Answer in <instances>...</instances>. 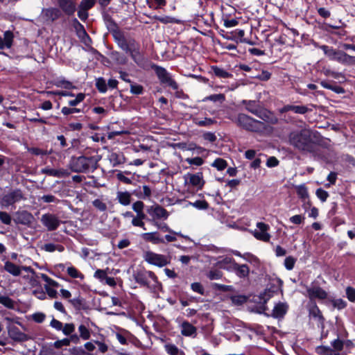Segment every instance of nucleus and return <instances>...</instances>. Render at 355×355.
Listing matches in <instances>:
<instances>
[{"label":"nucleus","mask_w":355,"mask_h":355,"mask_svg":"<svg viewBox=\"0 0 355 355\" xmlns=\"http://www.w3.org/2000/svg\"><path fill=\"white\" fill-rule=\"evenodd\" d=\"M147 211L152 216L153 220L166 219L168 216L167 211L159 205L150 207Z\"/></svg>","instance_id":"obj_12"},{"label":"nucleus","mask_w":355,"mask_h":355,"mask_svg":"<svg viewBox=\"0 0 355 355\" xmlns=\"http://www.w3.org/2000/svg\"><path fill=\"white\" fill-rule=\"evenodd\" d=\"M320 48L323 51L324 53L331 60H336L338 62V57H340L342 53L341 51H338L327 45H322Z\"/></svg>","instance_id":"obj_22"},{"label":"nucleus","mask_w":355,"mask_h":355,"mask_svg":"<svg viewBox=\"0 0 355 355\" xmlns=\"http://www.w3.org/2000/svg\"><path fill=\"white\" fill-rule=\"evenodd\" d=\"M42 17L47 21H53L61 16V12L55 8H49L43 9L42 12Z\"/></svg>","instance_id":"obj_17"},{"label":"nucleus","mask_w":355,"mask_h":355,"mask_svg":"<svg viewBox=\"0 0 355 355\" xmlns=\"http://www.w3.org/2000/svg\"><path fill=\"white\" fill-rule=\"evenodd\" d=\"M58 4L67 15H72L76 11V3L73 0H58Z\"/></svg>","instance_id":"obj_13"},{"label":"nucleus","mask_w":355,"mask_h":355,"mask_svg":"<svg viewBox=\"0 0 355 355\" xmlns=\"http://www.w3.org/2000/svg\"><path fill=\"white\" fill-rule=\"evenodd\" d=\"M0 303L8 308L14 306L13 301L7 296H0Z\"/></svg>","instance_id":"obj_46"},{"label":"nucleus","mask_w":355,"mask_h":355,"mask_svg":"<svg viewBox=\"0 0 355 355\" xmlns=\"http://www.w3.org/2000/svg\"><path fill=\"white\" fill-rule=\"evenodd\" d=\"M307 293L311 300H313L315 298L319 300H324L327 297V293L326 291L318 286H313L307 288Z\"/></svg>","instance_id":"obj_15"},{"label":"nucleus","mask_w":355,"mask_h":355,"mask_svg":"<svg viewBox=\"0 0 355 355\" xmlns=\"http://www.w3.org/2000/svg\"><path fill=\"white\" fill-rule=\"evenodd\" d=\"M111 56L119 64H125L127 62V58L117 51L112 52Z\"/></svg>","instance_id":"obj_38"},{"label":"nucleus","mask_w":355,"mask_h":355,"mask_svg":"<svg viewBox=\"0 0 355 355\" xmlns=\"http://www.w3.org/2000/svg\"><path fill=\"white\" fill-rule=\"evenodd\" d=\"M21 198V192L19 190H15L3 195L1 199L0 204L3 208H7L19 202Z\"/></svg>","instance_id":"obj_9"},{"label":"nucleus","mask_w":355,"mask_h":355,"mask_svg":"<svg viewBox=\"0 0 355 355\" xmlns=\"http://www.w3.org/2000/svg\"><path fill=\"white\" fill-rule=\"evenodd\" d=\"M14 35L12 31L4 32L3 38L0 37V49H10L12 46Z\"/></svg>","instance_id":"obj_18"},{"label":"nucleus","mask_w":355,"mask_h":355,"mask_svg":"<svg viewBox=\"0 0 355 355\" xmlns=\"http://www.w3.org/2000/svg\"><path fill=\"white\" fill-rule=\"evenodd\" d=\"M61 330L64 335L69 336L74 331L75 326L72 323H66Z\"/></svg>","instance_id":"obj_45"},{"label":"nucleus","mask_w":355,"mask_h":355,"mask_svg":"<svg viewBox=\"0 0 355 355\" xmlns=\"http://www.w3.org/2000/svg\"><path fill=\"white\" fill-rule=\"evenodd\" d=\"M114 37L115 39L116 42L118 46L123 51L125 48L130 42V40H132V38H125L121 33L116 32L114 33Z\"/></svg>","instance_id":"obj_25"},{"label":"nucleus","mask_w":355,"mask_h":355,"mask_svg":"<svg viewBox=\"0 0 355 355\" xmlns=\"http://www.w3.org/2000/svg\"><path fill=\"white\" fill-rule=\"evenodd\" d=\"M135 280L137 283L144 286H148L149 284V281L147 279L144 271L137 272L135 275Z\"/></svg>","instance_id":"obj_37"},{"label":"nucleus","mask_w":355,"mask_h":355,"mask_svg":"<svg viewBox=\"0 0 355 355\" xmlns=\"http://www.w3.org/2000/svg\"><path fill=\"white\" fill-rule=\"evenodd\" d=\"M295 259L291 257H288L285 259L284 266L288 270H292L294 267Z\"/></svg>","instance_id":"obj_57"},{"label":"nucleus","mask_w":355,"mask_h":355,"mask_svg":"<svg viewBox=\"0 0 355 355\" xmlns=\"http://www.w3.org/2000/svg\"><path fill=\"white\" fill-rule=\"evenodd\" d=\"M164 348H165L166 352L169 355H184V353L182 351H180L173 344H166L164 345Z\"/></svg>","instance_id":"obj_33"},{"label":"nucleus","mask_w":355,"mask_h":355,"mask_svg":"<svg viewBox=\"0 0 355 355\" xmlns=\"http://www.w3.org/2000/svg\"><path fill=\"white\" fill-rule=\"evenodd\" d=\"M207 277L209 279H219L222 277V272L219 270H211L208 272Z\"/></svg>","instance_id":"obj_56"},{"label":"nucleus","mask_w":355,"mask_h":355,"mask_svg":"<svg viewBox=\"0 0 355 355\" xmlns=\"http://www.w3.org/2000/svg\"><path fill=\"white\" fill-rule=\"evenodd\" d=\"M181 334L184 336H196V328L188 322L181 324Z\"/></svg>","instance_id":"obj_24"},{"label":"nucleus","mask_w":355,"mask_h":355,"mask_svg":"<svg viewBox=\"0 0 355 355\" xmlns=\"http://www.w3.org/2000/svg\"><path fill=\"white\" fill-rule=\"evenodd\" d=\"M92 204L97 209L101 211H105L107 209L106 204L99 199H96L94 200Z\"/></svg>","instance_id":"obj_49"},{"label":"nucleus","mask_w":355,"mask_h":355,"mask_svg":"<svg viewBox=\"0 0 355 355\" xmlns=\"http://www.w3.org/2000/svg\"><path fill=\"white\" fill-rule=\"evenodd\" d=\"M85 94L83 93H79L76 96V98L73 100H71L69 101V105L71 107L76 106L78 104H79L80 102H82L85 98Z\"/></svg>","instance_id":"obj_47"},{"label":"nucleus","mask_w":355,"mask_h":355,"mask_svg":"<svg viewBox=\"0 0 355 355\" xmlns=\"http://www.w3.org/2000/svg\"><path fill=\"white\" fill-rule=\"evenodd\" d=\"M346 295L348 300L351 302L355 301V289L352 287H347L346 289Z\"/></svg>","instance_id":"obj_59"},{"label":"nucleus","mask_w":355,"mask_h":355,"mask_svg":"<svg viewBox=\"0 0 355 355\" xmlns=\"http://www.w3.org/2000/svg\"><path fill=\"white\" fill-rule=\"evenodd\" d=\"M142 257L148 263L159 268L166 266L170 263V259L168 257L155 253L150 250L144 251L143 252Z\"/></svg>","instance_id":"obj_4"},{"label":"nucleus","mask_w":355,"mask_h":355,"mask_svg":"<svg viewBox=\"0 0 355 355\" xmlns=\"http://www.w3.org/2000/svg\"><path fill=\"white\" fill-rule=\"evenodd\" d=\"M309 314L314 318L318 319L320 322H323L324 318L322 315L321 311L315 303H313L309 309Z\"/></svg>","instance_id":"obj_32"},{"label":"nucleus","mask_w":355,"mask_h":355,"mask_svg":"<svg viewBox=\"0 0 355 355\" xmlns=\"http://www.w3.org/2000/svg\"><path fill=\"white\" fill-rule=\"evenodd\" d=\"M287 310L288 305L286 303L279 302L274 306L271 315L275 318H283Z\"/></svg>","instance_id":"obj_19"},{"label":"nucleus","mask_w":355,"mask_h":355,"mask_svg":"<svg viewBox=\"0 0 355 355\" xmlns=\"http://www.w3.org/2000/svg\"><path fill=\"white\" fill-rule=\"evenodd\" d=\"M95 3L96 0H82L79 4V7H80L81 9L88 11L95 5Z\"/></svg>","instance_id":"obj_41"},{"label":"nucleus","mask_w":355,"mask_h":355,"mask_svg":"<svg viewBox=\"0 0 355 355\" xmlns=\"http://www.w3.org/2000/svg\"><path fill=\"white\" fill-rule=\"evenodd\" d=\"M186 161L189 164H193L196 166H201L203 164V159L200 157L187 158Z\"/></svg>","instance_id":"obj_54"},{"label":"nucleus","mask_w":355,"mask_h":355,"mask_svg":"<svg viewBox=\"0 0 355 355\" xmlns=\"http://www.w3.org/2000/svg\"><path fill=\"white\" fill-rule=\"evenodd\" d=\"M211 166L213 167L216 168L218 171H223L225 169L227 166V162L221 158H217L214 160V162L211 164Z\"/></svg>","instance_id":"obj_39"},{"label":"nucleus","mask_w":355,"mask_h":355,"mask_svg":"<svg viewBox=\"0 0 355 355\" xmlns=\"http://www.w3.org/2000/svg\"><path fill=\"white\" fill-rule=\"evenodd\" d=\"M184 179L186 184H189L198 189H202L205 183L202 174L201 173H196L194 174L187 173L184 175Z\"/></svg>","instance_id":"obj_11"},{"label":"nucleus","mask_w":355,"mask_h":355,"mask_svg":"<svg viewBox=\"0 0 355 355\" xmlns=\"http://www.w3.org/2000/svg\"><path fill=\"white\" fill-rule=\"evenodd\" d=\"M67 273L69 276H71L73 278H84L83 275L78 272V270L74 267H69L67 268Z\"/></svg>","instance_id":"obj_43"},{"label":"nucleus","mask_w":355,"mask_h":355,"mask_svg":"<svg viewBox=\"0 0 355 355\" xmlns=\"http://www.w3.org/2000/svg\"><path fill=\"white\" fill-rule=\"evenodd\" d=\"M211 69L214 74L220 78H230L232 77V73H229L225 69L217 66H213Z\"/></svg>","instance_id":"obj_29"},{"label":"nucleus","mask_w":355,"mask_h":355,"mask_svg":"<svg viewBox=\"0 0 355 355\" xmlns=\"http://www.w3.org/2000/svg\"><path fill=\"white\" fill-rule=\"evenodd\" d=\"M42 172L58 178L64 177L68 175V172L64 169L44 168L42 170Z\"/></svg>","instance_id":"obj_28"},{"label":"nucleus","mask_w":355,"mask_h":355,"mask_svg":"<svg viewBox=\"0 0 355 355\" xmlns=\"http://www.w3.org/2000/svg\"><path fill=\"white\" fill-rule=\"evenodd\" d=\"M96 86L99 92L104 93L107 91V84L103 78L96 80Z\"/></svg>","instance_id":"obj_44"},{"label":"nucleus","mask_w":355,"mask_h":355,"mask_svg":"<svg viewBox=\"0 0 355 355\" xmlns=\"http://www.w3.org/2000/svg\"><path fill=\"white\" fill-rule=\"evenodd\" d=\"M316 196L322 202L326 201L327 198L329 197L328 193L326 191L323 190L322 189H318L316 190Z\"/></svg>","instance_id":"obj_53"},{"label":"nucleus","mask_w":355,"mask_h":355,"mask_svg":"<svg viewBox=\"0 0 355 355\" xmlns=\"http://www.w3.org/2000/svg\"><path fill=\"white\" fill-rule=\"evenodd\" d=\"M86 323H87L86 324H81L78 327V331L80 334V336L83 340H88V339H89V338L91 336L90 331L89 329V322H87Z\"/></svg>","instance_id":"obj_31"},{"label":"nucleus","mask_w":355,"mask_h":355,"mask_svg":"<svg viewBox=\"0 0 355 355\" xmlns=\"http://www.w3.org/2000/svg\"><path fill=\"white\" fill-rule=\"evenodd\" d=\"M130 92L134 94H141L143 92V87L139 85H131Z\"/></svg>","instance_id":"obj_63"},{"label":"nucleus","mask_w":355,"mask_h":355,"mask_svg":"<svg viewBox=\"0 0 355 355\" xmlns=\"http://www.w3.org/2000/svg\"><path fill=\"white\" fill-rule=\"evenodd\" d=\"M41 222L49 231H53L60 226L61 221L55 215L45 214L42 216Z\"/></svg>","instance_id":"obj_10"},{"label":"nucleus","mask_w":355,"mask_h":355,"mask_svg":"<svg viewBox=\"0 0 355 355\" xmlns=\"http://www.w3.org/2000/svg\"><path fill=\"white\" fill-rule=\"evenodd\" d=\"M144 207V204L141 201H137L133 203L132 208L136 212L139 213L143 211Z\"/></svg>","instance_id":"obj_61"},{"label":"nucleus","mask_w":355,"mask_h":355,"mask_svg":"<svg viewBox=\"0 0 355 355\" xmlns=\"http://www.w3.org/2000/svg\"><path fill=\"white\" fill-rule=\"evenodd\" d=\"M214 123V121L211 119L205 118L203 120L198 119H196V123L200 126H209Z\"/></svg>","instance_id":"obj_55"},{"label":"nucleus","mask_w":355,"mask_h":355,"mask_svg":"<svg viewBox=\"0 0 355 355\" xmlns=\"http://www.w3.org/2000/svg\"><path fill=\"white\" fill-rule=\"evenodd\" d=\"M141 237L144 241L150 242L155 245L165 243L164 239L160 238L157 232L144 233L141 235Z\"/></svg>","instance_id":"obj_21"},{"label":"nucleus","mask_w":355,"mask_h":355,"mask_svg":"<svg viewBox=\"0 0 355 355\" xmlns=\"http://www.w3.org/2000/svg\"><path fill=\"white\" fill-rule=\"evenodd\" d=\"M116 199L121 205L128 206L131 202V194L128 191H118Z\"/></svg>","instance_id":"obj_26"},{"label":"nucleus","mask_w":355,"mask_h":355,"mask_svg":"<svg viewBox=\"0 0 355 355\" xmlns=\"http://www.w3.org/2000/svg\"><path fill=\"white\" fill-rule=\"evenodd\" d=\"M147 3L150 8L157 9L166 5V0H147Z\"/></svg>","instance_id":"obj_40"},{"label":"nucleus","mask_w":355,"mask_h":355,"mask_svg":"<svg viewBox=\"0 0 355 355\" xmlns=\"http://www.w3.org/2000/svg\"><path fill=\"white\" fill-rule=\"evenodd\" d=\"M331 345L334 347L332 349L338 354L343 348V342L340 339H336L331 343Z\"/></svg>","instance_id":"obj_48"},{"label":"nucleus","mask_w":355,"mask_h":355,"mask_svg":"<svg viewBox=\"0 0 355 355\" xmlns=\"http://www.w3.org/2000/svg\"><path fill=\"white\" fill-rule=\"evenodd\" d=\"M3 269L14 277H17L21 275V267L10 261L5 262Z\"/></svg>","instance_id":"obj_23"},{"label":"nucleus","mask_w":355,"mask_h":355,"mask_svg":"<svg viewBox=\"0 0 355 355\" xmlns=\"http://www.w3.org/2000/svg\"><path fill=\"white\" fill-rule=\"evenodd\" d=\"M316 352L319 355H338L334 350L329 347L320 346L316 348Z\"/></svg>","instance_id":"obj_35"},{"label":"nucleus","mask_w":355,"mask_h":355,"mask_svg":"<svg viewBox=\"0 0 355 355\" xmlns=\"http://www.w3.org/2000/svg\"><path fill=\"white\" fill-rule=\"evenodd\" d=\"M338 62L343 64H355V57L342 51L340 56L338 57Z\"/></svg>","instance_id":"obj_30"},{"label":"nucleus","mask_w":355,"mask_h":355,"mask_svg":"<svg viewBox=\"0 0 355 355\" xmlns=\"http://www.w3.org/2000/svg\"><path fill=\"white\" fill-rule=\"evenodd\" d=\"M157 227L162 230V231L164 232H168L169 233L172 234H177L178 236H182V237H184L185 239H189L188 236H184L183 234H182L180 232H174L173 230H172L171 229H170L168 225L166 224H162V225H158V224H156Z\"/></svg>","instance_id":"obj_42"},{"label":"nucleus","mask_w":355,"mask_h":355,"mask_svg":"<svg viewBox=\"0 0 355 355\" xmlns=\"http://www.w3.org/2000/svg\"><path fill=\"white\" fill-rule=\"evenodd\" d=\"M154 69L155 73L162 84L171 87L173 90L178 89V84L164 68L159 66H155Z\"/></svg>","instance_id":"obj_5"},{"label":"nucleus","mask_w":355,"mask_h":355,"mask_svg":"<svg viewBox=\"0 0 355 355\" xmlns=\"http://www.w3.org/2000/svg\"><path fill=\"white\" fill-rule=\"evenodd\" d=\"M270 73L268 71H262L260 73L256 76V78L259 80L266 81L270 79Z\"/></svg>","instance_id":"obj_62"},{"label":"nucleus","mask_w":355,"mask_h":355,"mask_svg":"<svg viewBox=\"0 0 355 355\" xmlns=\"http://www.w3.org/2000/svg\"><path fill=\"white\" fill-rule=\"evenodd\" d=\"M33 215L26 211H17L15 215V222L22 225H30L33 220Z\"/></svg>","instance_id":"obj_16"},{"label":"nucleus","mask_w":355,"mask_h":355,"mask_svg":"<svg viewBox=\"0 0 355 355\" xmlns=\"http://www.w3.org/2000/svg\"><path fill=\"white\" fill-rule=\"evenodd\" d=\"M319 135H293L291 138V144L296 148L311 151L314 150L315 142L318 141Z\"/></svg>","instance_id":"obj_3"},{"label":"nucleus","mask_w":355,"mask_h":355,"mask_svg":"<svg viewBox=\"0 0 355 355\" xmlns=\"http://www.w3.org/2000/svg\"><path fill=\"white\" fill-rule=\"evenodd\" d=\"M237 121L241 126H243L248 131H255L257 128H260L263 125L262 122L255 120L245 114H239Z\"/></svg>","instance_id":"obj_6"},{"label":"nucleus","mask_w":355,"mask_h":355,"mask_svg":"<svg viewBox=\"0 0 355 355\" xmlns=\"http://www.w3.org/2000/svg\"><path fill=\"white\" fill-rule=\"evenodd\" d=\"M236 275L241 278L246 277L250 273L249 267L245 264L239 265L236 263L235 269L233 270Z\"/></svg>","instance_id":"obj_27"},{"label":"nucleus","mask_w":355,"mask_h":355,"mask_svg":"<svg viewBox=\"0 0 355 355\" xmlns=\"http://www.w3.org/2000/svg\"><path fill=\"white\" fill-rule=\"evenodd\" d=\"M295 188L297 193L300 198L306 200V198H309L308 190L305 185H298Z\"/></svg>","instance_id":"obj_36"},{"label":"nucleus","mask_w":355,"mask_h":355,"mask_svg":"<svg viewBox=\"0 0 355 355\" xmlns=\"http://www.w3.org/2000/svg\"><path fill=\"white\" fill-rule=\"evenodd\" d=\"M242 103L245 105V109L248 112L254 114L263 121L271 124H275L277 123L278 119L275 114L261 107L258 102L255 101L243 100Z\"/></svg>","instance_id":"obj_1"},{"label":"nucleus","mask_w":355,"mask_h":355,"mask_svg":"<svg viewBox=\"0 0 355 355\" xmlns=\"http://www.w3.org/2000/svg\"><path fill=\"white\" fill-rule=\"evenodd\" d=\"M129 53L132 59L137 64H141L144 61V56L140 51V45L135 40H130V42L123 50Z\"/></svg>","instance_id":"obj_7"},{"label":"nucleus","mask_w":355,"mask_h":355,"mask_svg":"<svg viewBox=\"0 0 355 355\" xmlns=\"http://www.w3.org/2000/svg\"><path fill=\"white\" fill-rule=\"evenodd\" d=\"M236 263H236L233 258L228 257L223 258L222 260L218 262V264L220 268L227 270L230 272H233V270L235 269Z\"/></svg>","instance_id":"obj_20"},{"label":"nucleus","mask_w":355,"mask_h":355,"mask_svg":"<svg viewBox=\"0 0 355 355\" xmlns=\"http://www.w3.org/2000/svg\"><path fill=\"white\" fill-rule=\"evenodd\" d=\"M191 289L198 293L202 295L204 293V288L202 285L198 282L193 283L191 286Z\"/></svg>","instance_id":"obj_60"},{"label":"nucleus","mask_w":355,"mask_h":355,"mask_svg":"<svg viewBox=\"0 0 355 355\" xmlns=\"http://www.w3.org/2000/svg\"><path fill=\"white\" fill-rule=\"evenodd\" d=\"M256 226L257 228L252 232L253 236L259 241L268 242L271 237L268 233L270 226L262 222L257 223Z\"/></svg>","instance_id":"obj_8"},{"label":"nucleus","mask_w":355,"mask_h":355,"mask_svg":"<svg viewBox=\"0 0 355 355\" xmlns=\"http://www.w3.org/2000/svg\"><path fill=\"white\" fill-rule=\"evenodd\" d=\"M78 16L80 20L85 21L89 17V14L87 10L81 9V8L78 6Z\"/></svg>","instance_id":"obj_58"},{"label":"nucleus","mask_w":355,"mask_h":355,"mask_svg":"<svg viewBox=\"0 0 355 355\" xmlns=\"http://www.w3.org/2000/svg\"><path fill=\"white\" fill-rule=\"evenodd\" d=\"M70 345V340L68 338H63L62 340L54 342L53 346L57 349L61 348L63 346H69Z\"/></svg>","instance_id":"obj_50"},{"label":"nucleus","mask_w":355,"mask_h":355,"mask_svg":"<svg viewBox=\"0 0 355 355\" xmlns=\"http://www.w3.org/2000/svg\"><path fill=\"white\" fill-rule=\"evenodd\" d=\"M73 26L76 32L77 36L85 43L89 40V37L87 33L84 26L78 21L77 19L72 20Z\"/></svg>","instance_id":"obj_14"},{"label":"nucleus","mask_w":355,"mask_h":355,"mask_svg":"<svg viewBox=\"0 0 355 355\" xmlns=\"http://www.w3.org/2000/svg\"><path fill=\"white\" fill-rule=\"evenodd\" d=\"M279 164V160L275 157H270L266 162V166L269 168L275 167Z\"/></svg>","instance_id":"obj_64"},{"label":"nucleus","mask_w":355,"mask_h":355,"mask_svg":"<svg viewBox=\"0 0 355 355\" xmlns=\"http://www.w3.org/2000/svg\"><path fill=\"white\" fill-rule=\"evenodd\" d=\"M230 300L234 305L241 306L247 302L248 297L243 295H232Z\"/></svg>","instance_id":"obj_34"},{"label":"nucleus","mask_w":355,"mask_h":355,"mask_svg":"<svg viewBox=\"0 0 355 355\" xmlns=\"http://www.w3.org/2000/svg\"><path fill=\"white\" fill-rule=\"evenodd\" d=\"M0 220L6 225H10L11 223L10 216L5 211H0Z\"/></svg>","instance_id":"obj_52"},{"label":"nucleus","mask_w":355,"mask_h":355,"mask_svg":"<svg viewBox=\"0 0 355 355\" xmlns=\"http://www.w3.org/2000/svg\"><path fill=\"white\" fill-rule=\"evenodd\" d=\"M98 159L95 157L80 156L72 157L70 166L74 172H85L90 169L96 168Z\"/></svg>","instance_id":"obj_2"},{"label":"nucleus","mask_w":355,"mask_h":355,"mask_svg":"<svg viewBox=\"0 0 355 355\" xmlns=\"http://www.w3.org/2000/svg\"><path fill=\"white\" fill-rule=\"evenodd\" d=\"M107 274L106 270H101V269H98L94 275V277L95 278L99 279L101 282H103V280H105V278L107 277Z\"/></svg>","instance_id":"obj_51"}]
</instances>
